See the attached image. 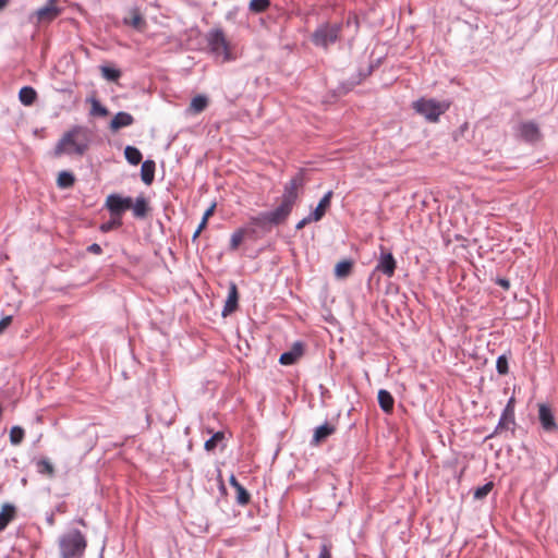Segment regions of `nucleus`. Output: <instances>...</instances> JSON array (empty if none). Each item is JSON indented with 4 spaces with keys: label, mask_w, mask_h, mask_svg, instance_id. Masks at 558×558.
Listing matches in <instances>:
<instances>
[{
    "label": "nucleus",
    "mask_w": 558,
    "mask_h": 558,
    "mask_svg": "<svg viewBox=\"0 0 558 558\" xmlns=\"http://www.w3.org/2000/svg\"><path fill=\"white\" fill-rule=\"evenodd\" d=\"M10 0H0V11H2L8 4Z\"/></svg>",
    "instance_id": "de8ad7c7"
},
{
    "label": "nucleus",
    "mask_w": 558,
    "mask_h": 558,
    "mask_svg": "<svg viewBox=\"0 0 558 558\" xmlns=\"http://www.w3.org/2000/svg\"><path fill=\"white\" fill-rule=\"evenodd\" d=\"M37 98V93L32 86H24L19 92V99L24 106H32Z\"/></svg>",
    "instance_id": "b1692460"
},
{
    "label": "nucleus",
    "mask_w": 558,
    "mask_h": 558,
    "mask_svg": "<svg viewBox=\"0 0 558 558\" xmlns=\"http://www.w3.org/2000/svg\"><path fill=\"white\" fill-rule=\"evenodd\" d=\"M225 439L222 432H216L209 439L205 441L204 448L206 451H214L219 442Z\"/></svg>",
    "instance_id": "2f4dec72"
},
{
    "label": "nucleus",
    "mask_w": 558,
    "mask_h": 558,
    "mask_svg": "<svg viewBox=\"0 0 558 558\" xmlns=\"http://www.w3.org/2000/svg\"><path fill=\"white\" fill-rule=\"evenodd\" d=\"M538 420L545 432L556 433L558 430L554 413L547 404L541 403L538 405Z\"/></svg>",
    "instance_id": "9b49d317"
},
{
    "label": "nucleus",
    "mask_w": 558,
    "mask_h": 558,
    "mask_svg": "<svg viewBox=\"0 0 558 558\" xmlns=\"http://www.w3.org/2000/svg\"><path fill=\"white\" fill-rule=\"evenodd\" d=\"M353 263L349 259L339 262L335 267V275L338 278H345L350 275Z\"/></svg>",
    "instance_id": "cd10ccee"
},
{
    "label": "nucleus",
    "mask_w": 558,
    "mask_h": 558,
    "mask_svg": "<svg viewBox=\"0 0 558 558\" xmlns=\"http://www.w3.org/2000/svg\"><path fill=\"white\" fill-rule=\"evenodd\" d=\"M515 425V418H514V398L511 397L502 413H501V416L498 421V424L494 430V433L489 436V437H493L495 435H499L501 434L504 430H510V429H513Z\"/></svg>",
    "instance_id": "1a4fd4ad"
},
{
    "label": "nucleus",
    "mask_w": 558,
    "mask_h": 558,
    "mask_svg": "<svg viewBox=\"0 0 558 558\" xmlns=\"http://www.w3.org/2000/svg\"><path fill=\"white\" fill-rule=\"evenodd\" d=\"M155 169H156V165H155L154 160H145L142 163L141 178L145 184L149 185L153 183L154 178H155Z\"/></svg>",
    "instance_id": "5701e85b"
},
{
    "label": "nucleus",
    "mask_w": 558,
    "mask_h": 558,
    "mask_svg": "<svg viewBox=\"0 0 558 558\" xmlns=\"http://www.w3.org/2000/svg\"><path fill=\"white\" fill-rule=\"evenodd\" d=\"M122 226V218L118 216H111L109 221H106L100 225L99 230L104 233H107L113 229H118Z\"/></svg>",
    "instance_id": "7c9ffc66"
},
{
    "label": "nucleus",
    "mask_w": 558,
    "mask_h": 558,
    "mask_svg": "<svg viewBox=\"0 0 558 558\" xmlns=\"http://www.w3.org/2000/svg\"><path fill=\"white\" fill-rule=\"evenodd\" d=\"M89 101L92 104V108H90V112H89L90 116L107 117L109 114L108 109L105 106H102L99 100H97L96 98H90Z\"/></svg>",
    "instance_id": "c756f323"
},
{
    "label": "nucleus",
    "mask_w": 558,
    "mask_h": 558,
    "mask_svg": "<svg viewBox=\"0 0 558 558\" xmlns=\"http://www.w3.org/2000/svg\"><path fill=\"white\" fill-rule=\"evenodd\" d=\"M207 226V221L204 220V218H202V221L198 226V232H202V230Z\"/></svg>",
    "instance_id": "09e8293b"
},
{
    "label": "nucleus",
    "mask_w": 558,
    "mask_h": 558,
    "mask_svg": "<svg viewBox=\"0 0 558 558\" xmlns=\"http://www.w3.org/2000/svg\"><path fill=\"white\" fill-rule=\"evenodd\" d=\"M61 558H82L87 547L85 535L80 530H72L59 537Z\"/></svg>",
    "instance_id": "f03ea898"
},
{
    "label": "nucleus",
    "mask_w": 558,
    "mask_h": 558,
    "mask_svg": "<svg viewBox=\"0 0 558 558\" xmlns=\"http://www.w3.org/2000/svg\"><path fill=\"white\" fill-rule=\"evenodd\" d=\"M124 156L128 162L133 166L138 165L142 161V153L134 146H126L124 149Z\"/></svg>",
    "instance_id": "a878e982"
},
{
    "label": "nucleus",
    "mask_w": 558,
    "mask_h": 558,
    "mask_svg": "<svg viewBox=\"0 0 558 558\" xmlns=\"http://www.w3.org/2000/svg\"><path fill=\"white\" fill-rule=\"evenodd\" d=\"M318 558H331L330 547L327 544H322Z\"/></svg>",
    "instance_id": "a19ab883"
},
{
    "label": "nucleus",
    "mask_w": 558,
    "mask_h": 558,
    "mask_svg": "<svg viewBox=\"0 0 558 558\" xmlns=\"http://www.w3.org/2000/svg\"><path fill=\"white\" fill-rule=\"evenodd\" d=\"M206 43L210 54L221 62L234 59L230 50V44L221 28H213L206 34Z\"/></svg>",
    "instance_id": "7ed1b4c3"
},
{
    "label": "nucleus",
    "mask_w": 558,
    "mask_h": 558,
    "mask_svg": "<svg viewBox=\"0 0 558 558\" xmlns=\"http://www.w3.org/2000/svg\"><path fill=\"white\" fill-rule=\"evenodd\" d=\"M234 489L236 492V502L240 506H246L251 500L250 493L242 485H239Z\"/></svg>",
    "instance_id": "c9c22d12"
},
{
    "label": "nucleus",
    "mask_w": 558,
    "mask_h": 558,
    "mask_svg": "<svg viewBox=\"0 0 558 558\" xmlns=\"http://www.w3.org/2000/svg\"><path fill=\"white\" fill-rule=\"evenodd\" d=\"M75 182L74 175L69 171H62L59 173L57 184L61 189H69L73 186Z\"/></svg>",
    "instance_id": "c85d7f7f"
},
{
    "label": "nucleus",
    "mask_w": 558,
    "mask_h": 558,
    "mask_svg": "<svg viewBox=\"0 0 558 558\" xmlns=\"http://www.w3.org/2000/svg\"><path fill=\"white\" fill-rule=\"evenodd\" d=\"M493 487H494L493 482H488V483L484 484L483 486L477 487L474 490V498L475 499L485 498L492 492Z\"/></svg>",
    "instance_id": "4c0bfd02"
},
{
    "label": "nucleus",
    "mask_w": 558,
    "mask_h": 558,
    "mask_svg": "<svg viewBox=\"0 0 558 558\" xmlns=\"http://www.w3.org/2000/svg\"><path fill=\"white\" fill-rule=\"evenodd\" d=\"M303 343L301 341H296L289 351L283 352L280 355L279 363L281 365H293L303 355Z\"/></svg>",
    "instance_id": "ddd939ff"
},
{
    "label": "nucleus",
    "mask_w": 558,
    "mask_h": 558,
    "mask_svg": "<svg viewBox=\"0 0 558 558\" xmlns=\"http://www.w3.org/2000/svg\"><path fill=\"white\" fill-rule=\"evenodd\" d=\"M377 399H378V404H379L380 409L385 413H391L392 412L393 405H395V399H393L392 395L388 390L380 389L378 391Z\"/></svg>",
    "instance_id": "412c9836"
},
{
    "label": "nucleus",
    "mask_w": 558,
    "mask_h": 558,
    "mask_svg": "<svg viewBox=\"0 0 558 558\" xmlns=\"http://www.w3.org/2000/svg\"><path fill=\"white\" fill-rule=\"evenodd\" d=\"M413 109L429 122H437L439 117L449 109V102L436 99L420 98L413 102Z\"/></svg>",
    "instance_id": "20e7f679"
},
{
    "label": "nucleus",
    "mask_w": 558,
    "mask_h": 558,
    "mask_svg": "<svg viewBox=\"0 0 558 558\" xmlns=\"http://www.w3.org/2000/svg\"><path fill=\"white\" fill-rule=\"evenodd\" d=\"M132 206V197L122 196L118 193L109 194L105 202V207L109 210L111 216L121 217Z\"/></svg>",
    "instance_id": "6e6552de"
},
{
    "label": "nucleus",
    "mask_w": 558,
    "mask_h": 558,
    "mask_svg": "<svg viewBox=\"0 0 558 558\" xmlns=\"http://www.w3.org/2000/svg\"><path fill=\"white\" fill-rule=\"evenodd\" d=\"M78 523H80V524H82L83 526H85V525H86V523H85L84 519H80V520H78Z\"/></svg>",
    "instance_id": "603ef678"
},
{
    "label": "nucleus",
    "mask_w": 558,
    "mask_h": 558,
    "mask_svg": "<svg viewBox=\"0 0 558 558\" xmlns=\"http://www.w3.org/2000/svg\"><path fill=\"white\" fill-rule=\"evenodd\" d=\"M312 221H314V218H312V214H310L308 216L304 217L302 220H300L295 228L296 230H301L303 229L306 225L311 223Z\"/></svg>",
    "instance_id": "ea45409f"
},
{
    "label": "nucleus",
    "mask_w": 558,
    "mask_h": 558,
    "mask_svg": "<svg viewBox=\"0 0 558 558\" xmlns=\"http://www.w3.org/2000/svg\"><path fill=\"white\" fill-rule=\"evenodd\" d=\"M341 31L342 25L339 23L323 24L312 34V43L317 47L328 48L339 39Z\"/></svg>",
    "instance_id": "423d86ee"
},
{
    "label": "nucleus",
    "mask_w": 558,
    "mask_h": 558,
    "mask_svg": "<svg viewBox=\"0 0 558 558\" xmlns=\"http://www.w3.org/2000/svg\"><path fill=\"white\" fill-rule=\"evenodd\" d=\"M124 23L128 25H131L132 27H134L136 29H141L142 26L145 24V21L137 11H133L131 19L130 20L125 19Z\"/></svg>",
    "instance_id": "e433bc0d"
},
{
    "label": "nucleus",
    "mask_w": 558,
    "mask_h": 558,
    "mask_svg": "<svg viewBox=\"0 0 558 558\" xmlns=\"http://www.w3.org/2000/svg\"><path fill=\"white\" fill-rule=\"evenodd\" d=\"M496 283L505 290H508L510 288V281L506 278H497Z\"/></svg>",
    "instance_id": "c03bdc74"
},
{
    "label": "nucleus",
    "mask_w": 558,
    "mask_h": 558,
    "mask_svg": "<svg viewBox=\"0 0 558 558\" xmlns=\"http://www.w3.org/2000/svg\"><path fill=\"white\" fill-rule=\"evenodd\" d=\"M270 7V0H251L250 11L253 13H263Z\"/></svg>",
    "instance_id": "473e14b6"
},
{
    "label": "nucleus",
    "mask_w": 558,
    "mask_h": 558,
    "mask_svg": "<svg viewBox=\"0 0 558 558\" xmlns=\"http://www.w3.org/2000/svg\"><path fill=\"white\" fill-rule=\"evenodd\" d=\"M303 183V175L299 173L284 185L281 204L277 208L287 218L291 214L292 208L298 199V189L301 187Z\"/></svg>",
    "instance_id": "0eeeda50"
},
{
    "label": "nucleus",
    "mask_w": 558,
    "mask_h": 558,
    "mask_svg": "<svg viewBox=\"0 0 558 558\" xmlns=\"http://www.w3.org/2000/svg\"><path fill=\"white\" fill-rule=\"evenodd\" d=\"M199 234H201V232H198V228H197L193 234V240H195Z\"/></svg>",
    "instance_id": "3c124183"
},
{
    "label": "nucleus",
    "mask_w": 558,
    "mask_h": 558,
    "mask_svg": "<svg viewBox=\"0 0 558 558\" xmlns=\"http://www.w3.org/2000/svg\"><path fill=\"white\" fill-rule=\"evenodd\" d=\"M216 204L214 203L203 215L205 221H208L209 217L214 214Z\"/></svg>",
    "instance_id": "a18cd8bd"
},
{
    "label": "nucleus",
    "mask_w": 558,
    "mask_h": 558,
    "mask_svg": "<svg viewBox=\"0 0 558 558\" xmlns=\"http://www.w3.org/2000/svg\"><path fill=\"white\" fill-rule=\"evenodd\" d=\"M229 483H230V485H231L233 488H235V487H238L239 485H241V484L238 482L236 477H235L233 474H231V476H230V478H229Z\"/></svg>",
    "instance_id": "49530a36"
},
{
    "label": "nucleus",
    "mask_w": 558,
    "mask_h": 558,
    "mask_svg": "<svg viewBox=\"0 0 558 558\" xmlns=\"http://www.w3.org/2000/svg\"><path fill=\"white\" fill-rule=\"evenodd\" d=\"M87 252H89L92 254L99 255V254L102 253V248H101V246L99 244L93 243L89 246H87Z\"/></svg>",
    "instance_id": "37998d69"
},
{
    "label": "nucleus",
    "mask_w": 558,
    "mask_h": 558,
    "mask_svg": "<svg viewBox=\"0 0 558 558\" xmlns=\"http://www.w3.org/2000/svg\"><path fill=\"white\" fill-rule=\"evenodd\" d=\"M239 293L238 288L234 282H231L228 290V296L225 302V306L222 310V316L226 317L233 313L238 307Z\"/></svg>",
    "instance_id": "dca6fc26"
},
{
    "label": "nucleus",
    "mask_w": 558,
    "mask_h": 558,
    "mask_svg": "<svg viewBox=\"0 0 558 558\" xmlns=\"http://www.w3.org/2000/svg\"><path fill=\"white\" fill-rule=\"evenodd\" d=\"M25 436V432L20 426H13L10 430V441L12 445L17 446L20 445Z\"/></svg>",
    "instance_id": "f704fd0d"
},
{
    "label": "nucleus",
    "mask_w": 558,
    "mask_h": 558,
    "mask_svg": "<svg viewBox=\"0 0 558 558\" xmlns=\"http://www.w3.org/2000/svg\"><path fill=\"white\" fill-rule=\"evenodd\" d=\"M56 0H48L47 3L36 11L38 22H50L60 14V9L54 4Z\"/></svg>",
    "instance_id": "4468645a"
},
{
    "label": "nucleus",
    "mask_w": 558,
    "mask_h": 558,
    "mask_svg": "<svg viewBox=\"0 0 558 558\" xmlns=\"http://www.w3.org/2000/svg\"><path fill=\"white\" fill-rule=\"evenodd\" d=\"M331 197H332V191H328L322 197V199L319 201V203L316 206V208L314 209V211L311 213L312 218H314V221H319L325 216L326 209L330 206Z\"/></svg>",
    "instance_id": "aec40b11"
},
{
    "label": "nucleus",
    "mask_w": 558,
    "mask_h": 558,
    "mask_svg": "<svg viewBox=\"0 0 558 558\" xmlns=\"http://www.w3.org/2000/svg\"><path fill=\"white\" fill-rule=\"evenodd\" d=\"M336 433V426L333 424H330L328 422H325L323 425L316 427L314 429V434L311 440L312 446H318L322 444L326 438L333 435Z\"/></svg>",
    "instance_id": "2eb2a0df"
},
{
    "label": "nucleus",
    "mask_w": 558,
    "mask_h": 558,
    "mask_svg": "<svg viewBox=\"0 0 558 558\" xmlns=\"http://www.w3.org/2000/svg\"><path fill=\"white\" fill-rule=\"evenodd\" d=\"M133 216L137 219H144L149 210L148 202L144 196H138L135 202L132 201L131 208Z\"/></svg>",
    "instance_id": "6ab92c4d"
},
{
    "label": "nucleus",
    "mask_w": 558,
    "mask_h": 558,
    "mask_svg": "<svg viewBox=\"0 0 558 558\" xmlns=\"http://www.w3.org/2000/svg\"><path fill=\"white\" fill-rule=\"evenodd\" d=\"M396 268L397 263L393 255L390 252H386L385 248L381 246L380 257L375 267V270L380 271L388 278H391L395 275Z\"/></svg>",
    "instance_id": "9d476101"
},
{
    "label": "nucleus",
    "mask_w": 558,
    "mask_h": 558,
    "mask_svg": "<svg viewBox=\"0 0 558 558\" xmlns=\"http://www.w3.org/2000/svg\"><path fill=\"white\" fill-rule=\"evenodd\" d=\"M518 134L527 143H535L541 138L538 125L532 121L522 122L518 128Z\"/></svg>",
    "instance_id": "f8f14e48"
},
{
    "label": "nucleus",
    "mask_w": 558,
    "mask_h": 558,
    "mask_svg": "<svg viewBox=\"0 0 558 558\" xmlns=\"http://www.w3.org/2000/svg\"><path fill=\"white\" fill-rule=\"evenodd\" d=\"M496 368L500 375L508 374V372H509L508 360L505 355L498 356L497 362H496Z\"/></svg>",
    "instance_id": "58836bf2"
},
{
    "label": "nucleus",
    "mask_w": 558,
    "mask_h": 558,
    "mask_svg": "<svg viewBox=\"0 0 558 558\" xmlns=\"http://www.w3.org/2000/svg\"><path fill=\"white\" fill-rule=\"evenodd\" d=\"M134 123V118L131 113L120 111L118 112L110 122V129L118 131L122 128L130 126Z\"/></svg>",
    "instance_id": "f3484780"
},
{
    "label": "nucleus",
    "mask_w": 558,
    "mask_h": 558,
    "mask_svg": "<svg viewBox=\"0 0 558 558\" xmlns=\"http://www.w3.org/2000/svg\"><path fill=\"white\" fill-rule=\"evenodd\" d=\"M208 106V98L204 95L195 96L190 105V109L195 113L203 112Z\"/></svg>",
    "instance_id": "bb28decb"
},
{
    "label": "nucleus",
    "mask_w": 558,
    "mask_h": 558,
    "mask_svg": "<svg viewBox=\"0 0 558 558\" xmlns=\"http://www.w3.org/2000/svg\"><path fill=\"white\" fill-rule=\"evenodd\" d=\"M35 465H36V471L39 474L46 475V476H48L50 478L54 476V466L49 461V459L40 458V459L35 461Z\"/></svg>",
    "instance_id": "393cba45"
},
{
    "label": "nucleus",
    "mask_w": 558,
    "mask_h": 558,
    "mask_svg": "<svg viewBox=\"0 0 558 558\" xmlns=\"http://www.w3.org/2000/svg\"><path fill=\"white\" fill-rule=\"evenodd\" d=\"M12 323V316H5L0 320V335L10 326Z\"/></svg>",
    "instance_id": "79ce46f5"
},
{
    "label": "nucleus",
    "mask_w": 558,
    "mask_h": 558,
    "mask_svg": "<svg viewBox=\"0 0 558 558\" xmlns=\"http://www.w3.org/2000/svg\"><path fill=\"white\" fill-rule=\"evenodd\" d=\"M16 509L11 504H4L0 512V532L15 518Z\"/></svg>",
    "instance_id": "4be33fe9"
},
{
    "label": "nucleus",
    "mask_w": 558,
    "mask_h": 558,
    "mask_svg": "<svg viewBox=\"0 0 558 558\" xmlns=\"http://www.w3.org/2000/svg\"><path fill=\"white\" fill-rule=\"evenodd\" d=\"M47 522L49 523V525H53L54 524V519H53L52 514L47 518Z\"/></svg>",
    "instance_id": "8fccbe9b"
},
{
    "label": "nucleus",
    "mask_w": 558,
    "mask_h": 558,
    "mask_svg": "<svg viewBox=\"0 0 558 558\" xmlns=\"http://www.w3.org/2000/svg\"><path fill=\"white\" fill-rule=\"evenodd\" d=\"M255 234V229H246V228H240L235 230L230 238V251H235L240 246V244L243 242L245 236H253Z\"/></svg>",
    "instance_id": "a211bd4d"
},
{
    "label": "nucleus",
    "mask_w": 558,
    "mask_h": 558,
    "mask_svg": "<svg viewBox=\"0 0 558 558\" xmlns=\"http://www.w3.org/2000/svg\"><path fill=\"white\" fill-rule=\"evenodd\" d=\"M89 142V130L85 126L75 125L59 140L54 148V155L75 154L82 156L88 149Z\"/></svg>",
    "instance_id": "f257e3e1"
},
{
    "label": "nucleus",
    "mask_w": 558,
    "mask_h": 558,
    "mask_svg": "<svg viewBox=\"0 0 558 558\" xmlns=\"http://www.w3.org/2000/svg\"><path fill=\"white\" fill-rule=\"evenodd\" d=\"M100 71L102 76L111 82H117L121 76V71L116 68L104 65L100 68Z\"/></svg>",
    "instance_id": "72a5a7b5"
},
{
    "label": "nucleus",
    "mask_w": 558,
    "mask_h": 558,
    "mask_svg": "<svg viewBox=\"0 0 558 558\" xmlns=\"http://www.w3.org/2000/svg\"><path fill=\"white\" fill-rule=\"evenodd\" d=\"M286 219L287 217L281 211H279L278 208H276L274 210L264 211L257 216L251 217L248 227L246 229H255V232L260 230L262 232L267 233L274 226L280 225Z\"/></svg>",
    "instance_id": "39448f33"
}]
</instances>
